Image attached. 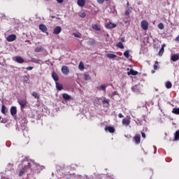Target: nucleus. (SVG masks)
<instances>
[{
	"label": "nucleus",
	"instance_id": "nucleus-1",
	"mask_svg": "<svg viewBox=\"0 0 179 179\" xmlns=\"http://www.w3.org/2000/svg\"><path fill=\"white\" fill-rule=\"evenodd\" d=\"M22 164H24V167L21 169L20 172V177H22V176H23V174H24V173H27L28 170H30V162L25 160L22 162Z\"/></svg>",
	"mask_w": 179,
	"mask_h": 179
},
{
	"label": "nucleus",
	"instance_id": "nucleus-2",
	"mask_svg": "<svg viewBox=\"0 0 179 179\" xmlns=\"http://www.w3.org/2000/svg\"><path fill=\"white\" fill-rule=\"evenodd\" d=\"M141 24L143 30H148V29H149V22H148V21L143 20L141 21Z\"/></svg>",
	"mask_w": 179,
	"mask_h": 179
},
{
	"label": "nucleus",
	"instance_id": "nucleus-3",
	"mask_svg": "<svg viewBox=\"0 0 179 179\" xmlns=\"http://www.w3.org/2000/svg\"><path fill=\"white\" fill-rule=\"evenodd\" d=\"M62 72L63 75H69V68L66 66H63L62 67Z\"/></svg>",
	"mask_w": 179,
	"mask_h": 179
},
{
	"label": "nucleus",
	"instance_id": "nucleus-4",
	"mask_svg": "<svg viewBox=\"0 0 179 179\" xmlns=\"http://www.w3.org/2000/svg\"><path fill=\"white\" fill-rule=\"evenodd\" d=\"M18 104L20 105L21 108H24L26 104H27V101L26 99H20L18 101Z\"/></svg>",
	"mask_w": 179,
	"mask_h": 179
},
{
	"label": "nucleus",
	"instance_id": "nucleus-5",
	"mask_svg": "<svg viewBox=\"0 0 179 179\" xmlns=\"http://www.w3.org/2000/svg\"><path fill=\"white\" fill-rule=\"evenodd\" d=\"M10 112L13 117H14V115H16V114H17V109L16 106H12L10 109Z\"/></svg>",
	"mask_w": 179,
	"mask_h": 179
},
{
	"label": "nucleus",
	"instance_id": "nucleus-6",
	"mask_svg": "<svg viewBox=\"0 0 179 179\" xmlns=\"http://www.w3.org/2000/svg\"><path fill=\"white\" fill-rule=\"evenodd\" d=\"M106 132H110V134H114L115 132V129L111 126L106 127L105 128Z\"/></svg>",
	"mask_w": 179,
	"mask_h": 179
},
{
	"label": "nucleus",
	"instance_id": "nucleus-7",
	"mask_svg": "<svg viewBox=\"0 0 179 179\" xmlns=\"http://www.w3.org/2000/svg\"><path fill=\"white\" fill-rule=\"evenodd\" d=\"M134 141L136 145H139L141 143V135L137 134L134 137Z\"/></svg>",
	"mask_w": 179,
	"mask_h": 179
},
{
	"label": "nucleus",
	"instance_id": "nucleus-8",
	"mask_svg": "<svg viewBox=\"0 0 179 179\" xmlns=\"http://www.w3.org/2000/svg\"><path fill=\"white\" fill-rule=\"evenodd\" d=\"M7 41L12 42L16 40V35L10 34L6 38Z\"/></svg>",
	"mask_w": 179,
	"mask_h": 179
},
{
	"label": "nucleus",
	"instance_id": "nucleus-9",
	"mask_svg": "<svg viewBox=\"0 0 179 179\" xmlns=\"http://www.w3.org/2000/svg\"><path fill=\"white\" fill-rule=\"evenodd\" d=\"M62 31V28L61 27L57 26L53 30V34H59Z\"/></svg>",
	"mask_w": 179,
	"mask_h": 179
},
{
	"label": "nucleus",
	"instance_id": "nucleus-10",
	"mask_svg": "<svg viewBox=\"0 0 179 179\" xmlns=\"http://www.w3.org/2000/svg\"><path fill=\"white\" fill-rule=\"evenodd\" d=\"M52 78L55 83L58 82V80H59V78L58 77V74H57L55 71L52 72Z\"/></svg>",
	"mask_w": 179,
	"mask_h": 179
},
{
	"label": "nucleus",
	"instance_id": "nucleus-11",
	"mask_svg": "<svg viewBox=\"0 0 179 179\" xmlns=\"http://www.w3.org/2000/svg\"><path fill=\"white\" fill-rule=\"evenodd\" d=\"M115 27H117V24H113L112 22H109L108 24H106V29H115Z\"/></svg>",
	"mask_w": 179,
	"mask_h": 179
},
{
	"label": "nucleus",
	"instance_id": "nucleus-12",
	"mask_svg": "<svg viewBox=\"0 0 179 179\" xmlns=\"http://www.w3.org/2000/svg\"><path fill=\"white\" fill-rule=\"evenodd\" d=\"M39 29L43 33H45V31H47V30H48L47 27L44 24H41L39 25Z\"/></svg>",
	"mask_w": 179,
	"mask_h": 179
},
{
	"label": "nucleus",
	"instance_id": "nucleus-13",
	"mask_svg": "<svg viewBox=\"0 0 179 179\" xmlns=\"http://www.w3.org/2000/svg\"><path fill=\"white\" fill-rule=\"evenodd\" d=\"M15 59L18 64H23V62H24V59H23L20 56L15 57Z\"/></svg>",
	"mask_w": 179,
	"mask_h": 179
},
{
	"label": "nucleus",
	"instance_id": "nucleus-14",
	"mask_svg": "<svg viewBox=\"0 0 179 179\" xmlns=\"http://www.w3.org/2000/svg\"><path fill=\"white\" fill-rule=\"evenodd\" d=\"M171 61H173V62H176V61H178L179 55L178 54H175V55H172L171 57Z\"/></svg>",
	"mask_w": 179,
	"mask_h": 179
},
{
	"label": "nucleus",
	"instance_id": "nucleus-15",
	"mask_svg": "<svg viewBox=\"0 0 179 179\" xmlns=\"http://www.w3.org/2000/svg\"><path fill=\"white\" fill-rule=\"evenodd\" d=\"M122 122L123 125H125V127H128V125L131 124V120H129V119L124 118Z\"/></svg>",
	"mask_w": 179,
	"mask_h": 179
},
{
	"label": "nucleus",
	"instance_id": "nucleus-16",
	"mask_svg": "<svg viewBox=\"0 0 179 179\" xmlns=\"http://www.w3.org/2000/svg\"><path fill=\"white\" fill-rule=\"evenodd\" d=\"M127 75L129 76L132 75L133 76H136L138 75V71H134V69H130V71L127 72Z\"/></svg>",
	"mask_w": 179,
	"mask_h": 179
},
{
	"label": "nucleus",
	"instance_id": "nucleus-17",
	"mask_svg": "<svg viewBox=\"0 0 179 179\" xmlns=\"http://www.w3.org/2000/svg\"><path fill=\"white\" fill-rule=\"evenodd\" d=\"M77 3L78 6L83 7L85 5H86V0H78Z\"/></svg>",
	"mask_w": 179,
	"mask_h": 179
},
{
	"label": "nucleus",
	"instance_id": "nucleus-18",
	"mask_svg": "<svg viewBox=\"0 0 179 179\" xmlns=\"http://www.w3.org/2000/svg\"><path fill=\"white\" fill-rule=\"evenodd\" d=\"M164 47H166V44H163L162 48L158 53L159 57H162L163 54H164Z\"/></svg>",
	"mask_w": 179,
	"mask_h": 179
},
{
	"label": "nucleus",
	"instance_id": "nucleus-19",
	"mask_svg": "<svg viewBox=\"0 0 179 179\" xmlns=\"http://www.w3.org/2000/svg\"><path fill=\"white\" fill-rule=\"evenodd\" d=\"M92 29H93V30H95L96 31H100V30H101V28H100V27H99L97 24L92 25Z\"/></svg>",
	"mask_w": 179,
	"mask_h": 179
},
{
	"label": "nucleus",
	"instance_id": "nucleus-20",
	"mask_svg": "<svg viewBox=\"0 0 179 179\" xmlns=\"http://www.w3.org/2000/svg\"><path fill=\"white\" fill-rule=\"evenodd\" d=\"M55 83L57 90L61 91L63 89L62 84L58 83V81H57Z\"/></svg>",
	"mask_w": 179,
	"mask_h": 179
},
{
	"label": "nucleus",
	"instance_id": "nucleus-21",
	"mask_svg": "<svg viewBox=\"0 0 179 179\" xmlns=\"http://www.w3.org/2000/svg\"><path fill=\"white\" fill-rule=\"evenodd\" d=\"M1 113L2 114H6L8 113V108L3 104L1 106Z\"/></svg>",
	"mask_w": 179,
	"mask_h": 179
},
{
	"label": "nucleus",
	"instance_id": "nucleus-22",
	"mask_svg": "<svg viewBox=\"0 0 179 179\" xmlns=\"http://www.w3.org/2000/svg\"><path fill=\"white\" fill-rule=\"evenodd\" d=\"M106 56L107 57V58H110V59H113L114 58H117V55H114V54H106Z\"/></svg>",
	"mask_w": 179,
	"mask_h": 179
},
{
	"label": "nucleus",
	"instance_id": "nucleus-23",
	"mask_svg": "<svg viewBox=\"0 0 179 179\" xmlns=\"http://www.w3.org/2000/svg\"><path fill=\"white\" fill-rule=\"evenodd\" d=\"M131 90H133L135 93L139 92V87L138 85H134L132 88Z\"/></svg>",
	"mask_w": 179,
	"mask_h": 179
},
{
	"label": "nucleus",
	"instance_id": "nucleus-24",
	"mask_svg": "<svg viewBox=\"0 0 179 179\" xmlns=\"http://www.w3.org/2000/svg\"><path fill=\"white\" fill-rule=\"evenodd\" d=\"M62 97L64 100H71V96H69L68 94H63Z\"/></svg>",
	"mask_w": 179,
	"mask_h": 179
},
{
	"label": "nucleus",
	"instance_id": "nucleus-25",
	"mask_svg": "<svg viewBox=\"0 0 179 179\" xmlns=\"http://www.w3.org/2000/svg\"><path fill=\"white\" fill-rule=\"evenodd\" d=\"M173 114H176V115H179V108H174L172 110Z\"/></svg>",
	"mask_w": 179,
	"mask_h": 179
},
{
	"label": "nucleus",
	"instance_id": "nucleus-26",
	"mask_svg": "<svg viewBox=\"0 0 179 179\" xmlns=\"http://www.w3.org/2000/svg\"><path fill=\"white\" fill-rule=\"evenodd\" d=\"M172 86H173V84H171V82L167 81L166 83V89H171Z\"/></svg>",
	"mask_w": 179,
	"mask_h": 179
},
{
	"label": "nucleus",
	"instance_id": "nucleus-27",
	"mask_svg": "<svg viewBox=\"0 0 179 179\" xmlns=\"http://www.w3.org/2000/svg\"><path fill=\"white\" fill-rule=\"evenodd\" d=\"M78 68L80 71H83V69H85V64H83V62H80Z\"/></svg>",
	"mask_w": 179,
	"mask_h": 179
},
{
	"label": "nucleus",
	"instance_id": "nucleus-28",
	"mask_svg": "<svg viewBox=\"0 0 179 179\" xmlns=\"http://www.w3.org/2000/svg\"><path fill=\"white\" fill-rule=\"evenodd\" d=\"M179 140V131H176L174 136V141H178Z\"/></svg>",
	"mask_w": 179,
	"mask_h": 179
},
{
	"label": "nucleus",
	"instance_id": "nucleus-29",
	"mask_svg": "<svg viewBox=\"0 0 179 179\" xmlns=\"http://www.w3.org/2000/svg\"><path fill=\"white\" fill-rule=\"evenodd\" d=\"M123 55L125 57V58H129V50H126Z\"/></svg>",
	"mask_w": 179,
	"mask_h": 179
},
{
	"label": "nucleus",
	"instance_id": "nucleus-30",
	"mask_svg": "<svg viewBox=\"0 0 179 179\" xmlns=\"http://www.w3.org/2000/svg\"><path fill=\"white\" fill-rule=\"evenodd\" d=\"M32 96L35 98V99H40V96H38V93L34 92H32Z\"/></svg>",
	"mask_w": 179,
	"mask_h": 179
},
{
	"label": "nucleus",
	"instance_id": "nucleus-31",
	"mask_svg": "<svg viewBox=\"0 0 179 179\" xmlns=\"http://www.w3.org/2000/svg\"><path fill=\"white\" fill-rule=\"evenodd\" d=\"M159 65V62L158 61H155V64H154V69L155 71H157L158 69V66Z\"/></svg>",
	"mask_w": 179,
	"mask_h": 179
},
{
	"label": "nucleus",
	"instance_id": "nucleus-32",
	"mask_svg": "<svg viewBox=\"0 0 179 179\" xmlns=\"http://www.w3.org/2000/svg\"><path fill=\"white\" fill-rule=\"evenodd\" d=\"M158 28L160 29V30H163V29H164V24L163 23H159L158 24Z\"/></svg>",
	"mask_w": 179,
	"mask_h": 179
},
{
	"label": "nucleus",
	"instance_id": "nucleus-33",
	"mask_svg": "<svg viewBox=\"0 0 179 179\" xmlns=\"http://www.w3.org/2000/svg\"><path fill=\"white\" fill-rule=\"evenodd\" d=\"M117 47L118 48H122L123 49L124 48V45L121 43V42H119L117 44Z\"/></svg>",
	"mask_w": 179,
	"mask_h": 179
},
{
	"label": "nucleus",
	"instance_id": "nucleus-34",
	"mask_svg": "<svg viewBox=\"0 0 179 179\" xmlns=\"http://www.w3.org/2000/svg\"><path fill=\"white\" fill-rule=\"evenodd\" d=\"M130 13H131V9L128 8V9L125 11L124 15H125L126 16H128Z\"/></svg>",
	"mask_w": 179,
	"mask_h": 179
},
{
	"label": "nucleus",
	"instance_id": "nucleus-35",
	"mask_svg": "<svg viewBox=\"0 0 179 179\" xmlns=\"http://www.w3.org/2000/svg\"><path fill=\"white\" fill-rule=\"evenodd\" d=\"M84 79L85 80H90V76L89 75H85Z\"/></svg>",
	"mask_w": 179,
	"mask_h": 179
},
{
	"label": "nucleus",
	"instance_id": "nucleus-36",
	"mask_svg": "<svg viewBox=\"0 0 179 179\" xmlns=\"http://www.w3.org/2000/svg\"><path fill=\"white\" fill-rule=\"evenodd\" d=\"M73 36H74V37H76L77 38H80V34H79L73 33Z\"/></svg>",
	"mask_w": 179,
	"mask_h": 179
},
{
	"label": "nucleus",
	"instance_id": "nucleus-37",
	"mask_svg": "<svg viewBox=\"0 0 179 179\" xmlns=\"http://www.w3.org/2000/svg\"><path fill=\"white\" fill-rule=\"evenodd\" d=\"M35 52H41V48H36Z\"/></svg>",
	"mask_w": 179,
	"mask_h": 179
},
{
	"label": "nucleus",
	"instance_id": "nucleus-38",
	"mask_svg": "<svg viewBox=\"0 0 179 179\" xmlns=\"http://www.w3.org/2000/svg\"><path fill=\"white\" fill-rule=\"evenodd\" d=\"M80 17H86V13H82L81 14H80Z\"/></svg>",
	"mask_w": 179,
	"mask_h": 179
},
{
	"label": "nucleus",
	"instance_id": "nucleus-39",
	"mask_svg": "<svg viewBox=\"0 0 179 179\" xmlns=\"http://www.w3.org/2000/svg\"><path fill=\"white\" fill-rule=\"evenodd\" d=\"M106 85H102L101 86V89H102V90H106Z\"/></svg>",
	"mask_w": 179,
	"mask_h": 179
},
{
	"label": "nucleus",
	"instance_id": "nucleus-40",
	"mask_svg": "<svg viewBox=\"0 0 179 179\" xmlns=\"http://www.w3.org/2000/svg\"><path fill=\"white\" fill-rule=\"evenodd\" d=\"M103 104H109L108 100H103L102 101Z\"/></svg>",
	"mask_w": 179,
	"mask_h": 179
},
{
	"label": "nucleus",
	"instance_id": "nucleus-41",
	"mask_svg": "<svg viewBox=\"0 0 179 179\" xmlns=\"http://www.w3.org/2000/svg\"><path fill=\"white\" fill-rule=\"evenodd\" d=\"M98 3H104V0H96Z\"/></svg>",
	"mask_w": 179,
	"mask_h": 179
},
{
	"label": "nucleus",
	"instance_id": "nucleus-42",
	"mask_svg": "<svg viewBox=\"0 0 179 179\" xmlns=\"http://www.w3.org/2000/svg\"><path fill=\"white\" fill-rule=\"evenodd\" d=\"M33 69V66L27 67V71H31Z\"/></svg>",
	"mask_w": 179,
	"mask_h": 179
},
{
	"label": "nucleus",
	"instance_id": "nucleus-43",
	"mask_svg": "<svg viewBox=\"0 0 179 179\" xmlns=\"http://www.w3.org/2000/svg\"><path fill=\"white\" fill-rule=\"evenodd\" d=\"M142 137L145 139L146 138V134L143 132H141Z\"/></svg>",
	"mask_w": 179,
	"mask_h": 179
},
{
	"label": "nucleus",
	"instance_id": "nucleus-44",
	"mask_svg": "<svg viewBox=\"0 0 179 179\" xmlns=\"http://www.w3.org/2000/svg\"><path fill=\"white\" fill-rule=\"evenodd\" d=\"M118 117L119 118H124V115H122V113H119Z\"/></svg>",
	"mask_w": 179,
	"mask_h": 179
},
{
	"label": "nucleus",
	"instance_id": "nucleus-45",
	"mask_svg": "<svg viewBox=\"0 0 179 179\" xmlns=\"http://www.w3.org/2000/svg\"><path fill=\"white\" fill-rule=\"evenodd\" d=\"M112 94H113V96H115V95L118 94V92L115 91V92H113L112 93Z\"/></svg>",
	"mask_w": 179,
	"mask_h": 179
},
{
	"label": "nucleus",
	"instance_id": "nucleus-46",
	"mask_svg": "<svg viewBox=\"0 0 179 179\" xmlns=\"http://www.w3.org/2000/svg\"><path fill=\"white\" fill-rule=\"evenodd\" d=\"M57 3H62L64 2V0H56Z\"/></svg>",
	"mask_w": 179,
	"mask_h": 179
},
{
	"label": "nucleus",
	"instance_id": "nucleus-47",
	"mask_svg": "<svg viewBox=\"0 0 179 179\" xmlns=\"http://www.w3.org/2000/svg\"><path fill=\"white\" fill-rule=\"evenodd\" d=\"M24 83H29V78H27V80H24Z\"/></svg>",
	"mask_w": 179,
	"mask_h": 179
},
{
	"label": "nucleus",
	"instance_id": "nucleus-48",
	"mask_svg": "<svg viewBox=\"0 0 179 179\" xmlns=\"http://www.w3.org/2000/svg\"><path fill=\"white\" fill-rule=\"evenodd\" d=\"M176 41H178V43H179V35L177 36V38H176Z\"/></svg>",
	"mask_w": 179,
	"mask_h": 179
},
{
	"label": "nucleus",
	"instance_id": "nucleus-49",
	"mask_svg": "<svg viewBox=\"0 0 179 179\" xmlns=\"http://www.w3.org/2000/svg\"><path fill=\"white\" fill-rule=\"evenodd\" d=\"M122 41H125V38H122Z\"/></svg>",
	"mask_w": 179,
	"mask_h": 179
},
{
	"label": "nucleus",
	"instance_id": "nucleus-50",
	"mask_svg": "<svg viewBox=\"0 0 179 179\" xmlns=\"http://www.w3.org/2000/svg\"><path fill=\"white\" fill-rule=\"evenodd\" d=\"M152 73H155V71H152Z\"/></svg>",
	"mask_w": 179,
	"mask_h": 179
},
{
	"label": "nucleus",
	"instance_id": "nucleus-51",
	"mask_svg": "<svg viewBox=\"0 0 179 179\" xmlns=\"http://www.w3.org/2000/svg\"><path fill=\"white\" fill-rule=\"evenodd\" d=\"M105 1H106V2H108V1H110V0H105Z\"/></svg>",
	"mask_w": 179,
	"mask_h": 179
},
{
	"label": "nucleus",
	"instance_id": "nucleus-52",
	"mask_svg": "<svg viewBox=\"0 0 179 179\" xmlns=\"http://www.w3.org/2000/svg\"><path fill=\"white\" fill-rule=\"evenodd\" d=\"M54 17H54V16H52V19H54Z\"/></svg>",
	"mask_w": 179,
	"mask_h": 179
},
{
	"label": "nucleus",
	"instance_id": "nucleus-53",
	"mask_svg": "<svg viewBox=\"0 0 179 179\" xmlns=\"http://www.w3.org/2000/svg\"><path fill=\"white\" fill-rule=\"evenodd\" d=\"M0 121H1V117H0Z\"/></svg>",
	"mask_w": 179,
	"mask_h": 179
}]
</instances>
